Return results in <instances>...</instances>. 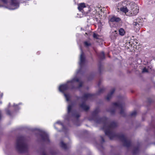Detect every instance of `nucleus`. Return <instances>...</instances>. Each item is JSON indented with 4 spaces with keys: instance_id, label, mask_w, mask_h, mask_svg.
I'll return each instance as SVG.
<instances>
[{
    "instance_id": "f257e3e1",
    "label": "nucleus",
    "mask_w": 155,
    "mask_h": 155,
    "mask_svg": "<svg viewBox=\"0 0 155 155\" xmlns=\"http://www.w3.org/2000/svg\"><path fill=\"white\" fill-rule=\"evenodd\" d=\"M117 124L116 123L112 122L109 126L107 128L104 130L106 135L108 136L110 140L114 138H117L124 143V146L127 147L131 146V140H127L124 135L121 133L116 134L111 131L110 128H114L117 127Z\"/></svg>"
},
{
    "instance_id": "f03ea898",
    "label": "nucleus",
    "mask_w": 155,
    "mask_h": 155,
    "mask_svg": "<svg viewBox=\"0 0 155 155\" xmlns=\"http://www.w3.org/2000/svg\"><path fill=\"white\" fill-rule=\"evenodd\" d=\"M25 140V138L24 136H20L17 137L16 148L20 153L26 152L28 151V145Z\"/></svg>"
},
{
    "instance_id": "7ed1b4c3",
    "label": "nucleus",
    "mask_w": 155,
    "mask_h": 155,
    "mask_svg": "<svg viewBox=\"0 0 155 155\" xmlns=\"http://www.w3.org/2000/svg\"><path fill=\"white\" fill-rule=\"evenodd\" d=\"M100 112V110L98 108H96L92 113V117L89 118L90 120H94L96 123L101 124L103 123L106 124L108 118L106 117H103L101 118L99 117L98 114Z\"/></svg>"
},
{
    "instance_id": "20e7f679",
    "label": "nucleus",
    "mask_w": 155,
    "mask_h": 155,
    "mask_svg": "<svg viewBox=\"0 0 155 155\" xmlns=\"http://www.w3.org/2000/svg\"><path fill=\"white\" fill-rule=\"evenodd\" d=\"M128 8H129V13L126 14L127 16H134L136 15L139 12L138 7L137 5L133 2H131L129 3Z\"/></svg>"
},
{
    "instance_id": "39448f33",
    "label": "nucleus",
    "mask_w": 155,
    "mask_h": 155,
    "mask_svg": "<svg viewBox=\"0 0 155 155\" xmlns=\"http://www.w3.org/2000/svg\"><path fill=\"white\" fill-rule=\"evenodd\" d=\"M112 105L115 107H118L120 109V114L123 117L125 116V114L124 112V104H123L119 103L117 102H114L112 103Z\"/></svg>"
},
{
    "instance_id": "423d86ee",
    "label": "nucleus",
    "mask_w": 155,
    "mask_h": 155,
    "mask_svg": "<svg viewBox=\"0 0 155 155\" xmlns=\"http://www.w3.org/2000/svg\"><path fill=\"white\" fill-rule=\"evenodd\" d=\"M73 105L72 104H69L68 105L67 107V113L69 115H70V113H72V116L74 117H75L78 118L80 116V114L79 113H76L75 114H73L72 113V108L73 107Z\"/></svg>"
},
{
    "instance_id": "0eeeda50",
    "label": "nucleus",
    "mask_w": 155,
    "mask_h": 155,
    "mask_svg": "<svg viewBox=\"0 0 155 155\" xmlns=\"http://www.w3.org/2000/svg\"><path fill=\"white\" fill-rule=\"evenodd\" d=\"M39 135L43 141L48 143L50 142L48 135L46 133L40 131L39 132Z\"/></svg>"
},
{
    "instance_id": "6e6552de",
    "label": "nucleus",
    "mask_w": 155,
    "mask_h": 155,
    "mask_svg": "<svg viewBox=\"0 0 155 155\" xmlns=\"http://www.w3.org/2000/svg\"><path fill=\"white\" fill-rule=\"evenodd\" d=\"M69 85L68 83L61 84L60 86L59 87V91L62 93L68 90L69 88Z\"/></svg>"
},
{
    "instance_id": "1a4fd4ad",
    "label": "nucleus",
    "mask_w": 155,
    "mask_h": 155,
    "mask_svg": "<svg viewBox=\"0 0 155 155\" xmlns=\"http://www.w3.org/2000/svg\"><path fill=\"white\" fill-rule=\"evenodd\" d=\"M85 56L84 52L82 51H81V53L80 57V65L82 67L84 64L85 62Z\"/></svg>"
},
{
    "instance_id": "9d476101",
    "label": "nucleus",
    "mask_w": 155,
    "mask_h": 155,
    "mask_svg": "<svg viewBox=\"0 0 155 155\" xmlns=\"http://www.w3.org/2000/svg\"><path fill=\"white\" fill-rule=\"evenodd\" d=\"M121 20V19L120 18L117 17L114 15L109 18V22H120Z\"/></svg>"
},
{
    "instance_id": "9b49d317",
    "label": "nucleus",
    "mask_w": 155,
    "mask_h": 155,
    "mask_svg": "<svg viewBox=\"0 0 155 155\" xmlns=\"http://www.w3.org/2000/svg\"><path fill=\"white\" fill-rule=\"evenodd\" d=\"M20 0H11L10 5L17 8L19 7Z\"/></svg>"
},
{
    "instance_id": "f8f14e48",
    "label": "nucleus",
    "mask_w": 155,
    "mask_h": 155,
    "mask_svg": "<svg viewBox=\"0 0 155 155\" xmlns=\"http://www.w3.org/2000/svg\"><path fill=\"white\" fill-rule=\"evenodd\" d=\"M94 95V94L89 93L85 94L81 97V99L83 100L86 101L88 99L91 98Z\"/></svg>"
},
{
    "instance_id": "ddd939ff",
    "label": "nucleus",
    "mask_w": 155,
    "mask_h": 155,
    "mask_svg": "<svg viewBox=\"0 0 155 155\" xmlns=\"http://www.w3.org/2000/svg\"><path fill=\"white\" fill-rule=\"evenodd\" d=\"M79 106L80 108L86 111H87L89 109V107L84 102L79 104Z\"/></svg>"
},
{
    "instance_id": "4468645a",
    "label": "nucleus",
    "mask_w": 155,
    "mask_h": 155,
    "mask_svg": "<svg viewBox=\"0 0 155 155\" xmlns=\"http://www.w3.org/2000/svg\"><path fill=\"white\" fill-rule=\"evenodd\" d=\"M115 88H113L111 91L110 93H109L108 94L107 96L106 97V99L108 101L111 99L112 95L114 93L115 91Z\"/></svg>"
},
{
    "instance_id": "2eb2a0df",
    "label": "nucleus",
    "mask_w": 155,
    "mask_h": 155,
    "mask_svg": "<svg viewBox=\"0 0 155 155\" xmlns=\"http://www.w3.org/2000/svg\"><path fill=\"white\" fill-rule=\"evenodd\" d=\"M123 7H121L120 8V10L124 13L125 14H126L127 13H129V8L127 7H125V6H124L123 5ZM118 9H119V8Z\"/></svg>"
},
{
    "instance_id": "dca6fc26",
    "label": "nucleus",
    "mask_w": 155,
    "mask_h": 155,
    "mask_svg": "<svg viewBox=\"0 0 155 155\" xmlns=\"http://www.w3.org/2000/svg\"><path fill=\"white\" fill-rule=\"evenodd\" d=\"M98 58L101 60H103L105 58V54L104 52L102 51L98 53L97 54Z\"/></svg>"
},
{
    "instance_id": "f3484780",
    "label": "nucleus",
    "mask_w": 155,
    "mask_h": 155,
    "mask_svg": "<svg viewBox=\"0 0 155 155\" xmlns=\"http://www.w3.org/2000/svg\"><path fill=\"white\" fill-rule=\"evenodd\" d=\"M85 7L86 6L85 3H81L78 5V8L79 11H81L83 8H85Z\"/></svg>"
},
{
    "instance_id": "a211bd4d",
    "label": "nucleus",
    "mask_w": 155,
    "mask_h": 155,
    "mask_svg": "<svg viewBox=\"0 0 155 155\" xmlns=\"http://www.w3.org/2000/svg\"><path fill=\"white\" fill-rule=\"evenodd\" d=\"M118 36V34L117 33H112L110 35V38L112 40H115Z\"/></svg>"
},
{
    "instance_id": "6ab92c4d",
    "label": "nucleus",
    "mask_w": 155,
    "mask_h": 155,
    "mask_svg": "<svg viewBox=\"0 0 155 155\" xmlns=\"http://www.w3.org/2000/svg\"><path fill=\"white\" fill-rule=\"evenodd\" d=\"M118 31L119 35L121 36H124L125 33L124 30L122 28H120L118 30Z\"/></svg>"
},
{
    "instance_id": "aec40b11",
    "label": "nucleus",
    "mask_w": 155,
    "mask_h": 155,
    "mask_svg": "<svg viewBox=\"0 0 155 155\" xmlns=\"http://www.w3.org/2000/svg\"><path fill=\"white\" fill-rule=\"evenodd\" d=\"M140 20H142V19L139 18L137 19L136 21L133 22V25L135 26L138 27L140 25V24L138 23V22H139V21Z\"/></svg>"
},
{
    "instance_id": "412c9836",
    "label": "nucleus",
    "mask_w": 155,
    "mask_h": 155,
    "mask_svg": "<svg viewBox=\"0 0 155 155\" xmlns=\"http://www.w3.org/2000/svg\"><path fill=\"white\" fill-rule=\"evenodd\" d=\"M139 152V147L137 146L135 147L133 151V153L134 154L138 153Z\"/></svg>"
},
{
    "instance_id": "4be33fe9",
    "label": "nucleus",
    "mask_w": 155,
    "mask_h": 155,
    "mask_svg": "<svg viewBox=\"0 0 155 155\" xmlns=\"http://www.w3.org/2000/svg\"><path fill=\"white\" fill-rule=\"evenodd\" d=\"M60 146L61 147L65 150H66L67 149L66 144L64 143L63 141H61L60 143Z\"/></svg>"
},
{
    "instance_id": "5701e85b",
    "label": "nucleus",
    "mask_w": 155,
    "mask_h": 155,
    "mask_svg": "<svg viewBox=\"0 0 155 155\" xmlns=\"http://www.w3.org/2000/svg\"><path fill=\"white\" fill-rule=\"evenodd\" d=\"M74 82H79V79L77 78H73L72 80L70 81H68V83H72Z\"/></svg>"
},
{
    "instance_id": "b1692460",
    "label": "nucleus",
    "mask_w": 155,
    "mask_h": 155,
    "mask_svg": "<svg viewBox=\"0 0 155 155\" xmlns=\"http://www.w3.org/2000/svg\"><path fill=\"white\" fill-rule=\"evenodd\" d=\"M116 111V109L115 107H112L108 110V111L110 112L111 114H115Z\"/></svg>"
},
{
    "instance_id": "393cba45",
    "label": "nucleus",
    "mask_w": 155,
    "mask_h": 155,
    "mask_svg": "<svg viewBox=\"0 0 155 155\" xmlns=\"http://www.w3.org/2000/svg\"><path fill=\"white\" fill-rule=\"evenodd\" d=\"M105 90V89L104 88H102L99 89L98 92L96 93L97 95H99L100 94L103 93Z\"/></svg>"
},
{
    "instance_id": "a878e982",
    "label": "nucleus",
    "mask_w": 155,
    "mask_h": 155,
    "mask_svg": "<svg viewBox=\"0 0 155 155\" xmlns=\"http://www.w3.org/2000/svg\"><path fill=\"white\" fill-rule=\"evenodd\" d=\"M65 97L66 98V100L67 101H70V97L69 94L64 93V94Z\"/></svg>"
},
{
    "instance_id": "bb28decb",
    "label": "nucleus",
    "mask_w": 155,
    "mask_h": 155,
    "mask_svg": "<svg viewBox=\"0 0 155 155\" xmlns=\"http://www.w3.org/2000/svg\"><path fill=\"white\" fill-rule=\"evenodd\" d=\"M84 46L86 47H88L89 46H91V43H89L87 41H84Z\"/></svg>"
},
{
    "instance_id": "cd10ccee",
    "label": "nucleus",
    "mask_w": 155,
    "mask_h": 155,
    "mask_svg": "<svg viewBox=\"0 0 155 155\" xmlns=\"http://www.w3.org/2000/svg\"><path fill=\"white\" fill-rule=\"evenodd\" d=\"M103 68V66L100 63L98 64V70L99 72L101 73V70Z\"/></svg>"
},
{
    "instance_id": "c85d7f7f",
    "label": "nucleus",
    "mask_w": 155,
    "mask_h": 155,
    "mask_svg": "<svg viewBox=\"0 0 155 155\" xmlns=\"http://www.w3.org/2000/svg\"><path fill=\"white\" fill-rule=\"evenodd\" d=\"M137 114V112L136 111H134L133 112H132L131 113H130V117H132L134 116H135Z\"/></svg>"
},
{
    "instance_id": "c756f323",
    "label": "nucleus",
    "mask_w": 155,
    "mask_h": 155,
    "mask_svg": "<svg viewBox=\"0 0 155 155\" xmlns=\"http://www.w3.org/2000/svg\"><path fill=\"white\" fill-rule=\"evenodd\" d=\"M148 69H147L146 67L144 68L142 70V72L143 73H144V72H148Z\"/></svg>"
},
{
    "instance_id": "7c9ffc66",
    "label": "nucleus",
    "mask_w": 155,
    "mask_h": 155,
    "mask_svg": "<svg viewBox=\"0 0 155 155\" xmlns=\"http://www.w3.org/2000/svg\"><path fill=\"white\" fill-rule=\"evenodd\" d=\"M79 82V84L78 86L77 87V88H79L80 87H82L83 85V83L82 82L80 81V82Z\"/></svg>"
},
{
    "instance_id": "2f4dec72",
    "label": "nucleus",
    "mask_w": 155,
    "mask_h": 155,
    "mask_svg": "<svg viewBox=\"0 0 155 155\" xmlns=\"http://www.w3.org/2000/svg\"><path fill=\"white\" fill-rule=\"evenodd\" d=\"M93 37L94 38L96 39H97L98 38L97 37V35L95 33H94L93 34Z\"/></svg>"
},
{
    "instance_id": "473e14b6",
    "label": "nucleus",
    "mask_w": 155,
    "mask_h": 155,
    "mask_svg": "<svg viewBox=\"0 0 155 155\" xmlns=\"http://www.w3.org/2000/svg\"><path fill=\"white\" fill-rule=\"evenodd\" d=\"M6 113L7 114L11 115V111L9 110H7Z\"/></svg>"
},
{
    "instance_id": "72a5a7b5",
    "label": "nucleus",
    "mask_w": 155,
    "mask_h": 155,
    "mask_svg": "<svg viewBox=\"0 0 155 155\" xmlns=\"http://www.w3.org/2000/svg\"><path fill=\"white\" fill-rule=\"evenodd\" d=\"M100 137H101V140H102V142H105V140H104V137L103 136H100Z\"/></svg>"
},
{
    "instance_id": "f704fd0d",
    "label": "nucleus",
    "mask_w": 155,
    "mask_h": 155,
    "mask_svg": "<svg viewBox=\"0 0 155 155\" xmlns=\"http://www.w3.org/2000/svg\"><path fill=\"white\" fill-rule=\"evenodd\" d=\"M4 3L6 4L7 3L8 0H1Z\"/></svg>"
},
{
    "instance_id": "c9c22d12",
    "label": "nucleus",
    "mask_w": 155,
    "mask_h": 155,
    "mask_svg": "<svg viewBox=\"0 0 155 155\" xmlns=\"http://www.w3.org/2000/svg\"><path fill=\"white\" fill-rule=\"evenodd\" d=\"M152 100L150 98H149L148 99V102L149 103H151L152 102Z\"/></svg>"
},
{
    "instance_id": "e433bc0d",
    "label": "nucleus",
    "mask_w": 155,
    "mask_h": 155,
    "mask_svg": "<svg viewBox=\"0 0 155 155\" xmlns=\"http://www.w3.org/2000/svg\"><path fill=\"white\" fill-rule=\"evenodd\" d=\"M75 88V87L74 86H71V87L70 88L71 89H74Z\"/></svg>"
},
{
    "instance_id": "4c0bfd02",
    "label": "nucleus",
    "mask_w": 155,
    "mask_h": 155,
    "mask_svg": "<svg viewBox=\"0 0 155 155\" xmlns=\"http://www.w3.org/2000/svg\"><path fill=\"white\" fill-rule=\"evenodd\" d=\"M76 98L78 100H79L80 98H81V97H78V96H76Z\"/></svg>"
},
{
    "instance_id": "58836bf2",
    "label": "nucleus",
    "mask_w": 155,
    "mask_h": 155,
    "mask_svg": "<svg viewBox=\"0 0 155 155\" xmlns=\"http://www.w3.org/2000/svg\"><path fill=\"white\" fill-rule=\"evenodd\" d=\"M42 155H46L45 153V152H43L42 153Z\"/></svg>"
},
{
    "instance_id": "ea45409f",
    "label": "nucleus",
    "mask_w": 155,
    "mask_h": 155,
    "mask_svg": "<svg viewBox=\"0 0 155 155\" xmlns=\"http://www.w3.org/2000/svg\"><path fill=\"white\" fill-rule=\"evenodd\" d=\"M100 84H101V82L100 81H99L98 83V86H99L100 85Z\"/></svg>"
},
{
    "instance_id": "a19ab883",
    "label": "nucleus",
    "mask_w": 155,
    "mask_h": 155,
    "mask_svg": "<svg viewBox=\"0 0 155 155\" xmlns=\"http://www.w3.org/2000/svg\"><path fill=\"white\" fill-rule=\"evenodd\" d=\"M153 47L155 48V43L154 44L153 46Z\"/></svg>"
},
{
    "instance_id": "79ce46f5",
    "label": "nucleus",
    "mask_w": 155,
    "mask_h": 155,
    "mask_svg": "<svg viewBox=\"0 0 155 155\" xmlns=\"http://www.w3.org/2000/svg\"><path fill=\"white\" fill-rule=\"evenodd\" d=\"M123 2H122V3H119V5H120V4L121 5V4H123Z\"/></svg>"
},
{
    "instance_id": "37998d69",
    "label": "nucleus",
    "mask_w": 155,
    "mask_h": 155,
    "mask_svg": "<svg viewBox=\"0 0 155 155\" xmlns=\"http://www.w3.org/2000/svg\"><path fill=\"white\" fill-rule=\"evenodd\" d=\"M104 127H105V125H104V126H103V129H104Z\"/></svg>"
},
{
    "instance_id": "c03bdc74",
    "label": "nucleus",
    "mask_w": 155,
    "mask_h": 155,
    "mask_svg": "<svg viewBox=\"0 0 155 155\" xmlns=\"http://www.w3.org/2000/svg\"><path fill=\"white\" fill-rule=\"evenodd\" d=\"M114 32H115V33H117V31H114Z\"/></svg>"
},
{
    "instance_id": "a18cd8bd",
    "label": "nucleus",
    "mask_w": 155,
    "mask_h": 155,
    "mask_svg": "<svg viewBox=\"0 0 155 155\" xmlns=\"http://www.w3.org/2000/svg\"><path fill=\"white\" fill-rule=\"evenodd\" d=\"M85 34H86V35H87V33H85Z\"/></svg>"
},
{
    "instance_id": "49530a36",
    "label": "nucleus",
    "mask_w": 155,
    "mask_h": 155,
    "mask_svg": "<svg viewBox=\"0 0 155 155\" xmlns=\"http://www.w3.org/2000/svg\"><path fill=\"white\" fill-rule=\"evenodd\" d=\"M153 127V128H155V126Z\"/></svg>"
}]
</instances>
